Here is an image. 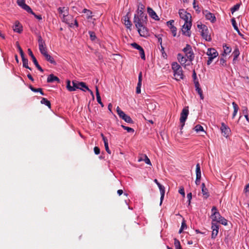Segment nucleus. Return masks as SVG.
Here are the masks:
<instances>
[{
  "label": "nucleus",
  "instance_id": "nucleus-26",
  "mask_svg": "<svg viewBox=\"0 0 249 249\" xmlns=\"http://www.w3.org/2000/svg\"><path fill=\"white\" fill-rule=\"evenodd\" d=\"M78 89H81L84 91L86 90H89L91 91L88 88V87L86 86V84L84 82H79L78 83Z\"/></svg>",
  "mask_w": 249,
  "mask_h": 249
},
{
  "label": "nucleus",
  "instance_id": "nucleus-39",
  "mask_svg": "<svg viewBox=\"0 0 249 249\" xmlns=\"http://www.w3.org/2000/svg\"><path fill=\"white\" fill-rule=\"evenodd\" d=\"M83 13H86L87 15V17L88 18H91L92 16V12L89 10L87 9L86 8L84 9L83 10Z\"/></svg>",
  "mask_w": 249,
  "mask_h": 249
},
{
  "label": "nucleus",
  "instance_id": "nucleus-42",
  "mask_svg": "<svg viewBox=\"0 0 249 249\" xmlns=\"http://www.w3.org/2000/svg\"><path fill=\"white\" fill-rule=\"evenodd\" d=\"M218 222L225 226L227 225V220L223 217H221V218L218 220Z\"/></svg>",
  "mask_w": 249,
  "mask_h": 249
},
{
  "label": "nucleus",
  "instance_id": "nucleus-7",
  "mask_svg": "<svg viewBox=\"0 0 249 249\" xmlns=\"http://www.w3.org/2000/svg\"><path fill=\"white\" fill-rule=\"evenodd\" d=\"M189 115V110H182L180 113L179 121L180 123V129L182 130L185 125V123Z\"/></svg>",
  "mask_w": 249,
  "mask_h": 249
},
{
  "label": "nucleus",
  "instance_id": "nucleus-49",
  "mask_svg": "<svg viewBox=\"0 0 249 249\" xmlns=\"http://www.w3.org/2000/svg\"><path fill=\"white\" fill-rule=\"evenodd\" d=\"M158 187L160 194H165V188L164 186L161 184H159Z\"/></svg>",
  "mask_w": 249,
  "mask_h": 249
},
{
  "label": "nucleus",
  "instance_id": "nucleus-46",
  "mask_svg": "<svg viewBox=\"0 0 249 249\" xmlns=\"http://www.w3.org/2000/svg\"><path fill=\"white\" fill-rule=\"evenodd\" d=\"M193 5V8L195 9V10L197 11L198 13H199L200 12V10H199V7L198 5L196 4V0H194Z\"/></svg>",
  "mask_w": 249,
  "mask_h": 249
},
{
  "label": "nucleus",
  "instance_id": "nucleus-59",
  "mask_svg": "<svg viewBox=\"0 0 249 249\" xmlns=\"http://www.w3.org/2000/svg\"><path fill=\"white\" fill-rule=\"evenodd\" d=\"M40 52L44 56H45L47 54H48L47 49L41 50L40 51Z\"/></svg>",
  "mask_w": 249,
  "mask_h": 249
},
{
  "label": "nucleus",
  "instance_id": "nucleus-41",
  "mask_svg": "<svg viewBox=\"0 0 249 249\" xmlns=\"http://www.w3.org/2000/svg\"><path fill=\"white\" fill-rule=\"evenodd\" d=\"M89 35L90 39L92 41L95 40V39L96 38L95 34L93 32H92V31H89Z\"/></svg>",
  "mask_w": 249,
  "mask_h": 249
},
{
  "label": "nucleus",
  "instance_id": "nucleus-18",
  "mask_svg": "<svg viewBox=\"0 0 249 249\" xmlns=\"http://www.w3.org/2000/svg\"><path fill=\"white\" fill-rule=\"evenodd\" d=\"M203 14L205 16L206 19L210 20L212 22H214L216 20L214 15L208 10L203 11Z\"/></svg>",
  "mask_w": 249,
  "mask_h": 249
},
{
  "label": "nucleus",
  "instance_id": "nucleus-19",
  "mask_svg": "<svg viewBox=\"0 0 249 249\" xmlns=\"http://www.w3.org/2000/svg\"><path fill=\"white\" fill-rule=\"evenodd\" d=\"M174 20H170L167 22V26L170 28L174 36L177 35V28L174 25Z\"/></svg>",
  "mask_w": 249,
  "mask_h": 249
},
{
  "label": "nucleus",
  "instance_id": "nucleus-63",
  "mask_svg": "<svg viewBox=\"0 0 249 249\" xmlns=\"http://www.w3.org/2000/svg\"><path fill=\"white\" fill-rule=\"evenodd\" d=\"M200 179H201V178H197V177H196V179L195 182L196 185L199 184L200 182Z\"/></svg>",
  "mask_w": 249,
  "mask_h": 249
},
{
  "label": "nucleus",
  "instance_id": "nucleus-40",
  "mask_svg": "<svg viewBox=\"0 0 249 249\" xmlns=\"http://www.w3.org/2000/svg\"><path fill=\"white\" fill-rule=\"evenodd\" d=\"M231 23H232V25L234 29L236 31H237L238 32H239V30L238 28V27L237 26L236 21H235V19L234 18L231 19Z\"/></svg>",
  "mask_w": 249,
  "mask_h": 249
},
{
  "label": "nucleus",
  "instance_id": "nucleus-48",
  "mask_svg": "<svg viewBox=\"0 0 249 249\" xmlns=\"http://www.w3.org/2000/svg\"><path fill=\"white\" fill-rule=\"evenodd\" d=\"M239 8V5L236 4L233 7L231 8V12L232 13H233L234 12L237 11Z\"/></svg>",
  "mask_w": 249,
  "mask_h": 249
},
{
  "label": "nucleus",
  "instance_id": "nucleus-28",
  "mask_svg": "<svg viewBox=\"0 0 249 249\" xmlns=\"http://www.w3.org/2000/svg\"><path fill=\"white\" fill-rule=\"evenodd\" d=\"M201 191L203 196H205V197L207 198L209 196V195L208 193V190L205 187L204 183H202L201 184Z\"/></svg>",
  "mask_w": 249,
  "mask_h": 249
},
{
  "label": "nucleus",
  "instance_id": "nucleus-11",
  "mask_svg": "<svg viewBox=\"0 0 249 249\" xmlns=\"http://www.w3.org/2000/svg\"><path fill=\"white\" fill-rule=\"evenodd\" d=\"M212 215L211 217L213 220V222L216 221L218 222V220H219L220 218H221V216L220 215L219 213L217 211V210L216 207L213 206L212 209Z\"/></svg>",
  "mask_w": 249,
  "mask_h": 249
},
{
  "label": "nucleus",
  "instance_id": "nucleus-9",
  "mask_svg": "<svg viewBox=\"0 0 249 249\" xmlns=\"http://www.w3.org/2000/svg\"><path fill=\"white\" fill-rule=\"evenodd\" d=\"M180 18L183 19L184 22L191 20V15L183 9H180L178 12Z\"/></svg>",
  "mask_w": 249,
  "mask_h": 249
},
{
  "label": "nucleus",
  "instance_id": "nucleus-52",
  "mask_svg": "<svg viewBox=\"0 0 249 249\" xmlns=\"http://www.w3.org/2000/svg\"><path fill=\"white\" fill-rule=\"evenodd\" d=\"M18 49L19 51V53L20 54V56L21 57V58L22 57H24V52L23 51H22L21 48L20 47V46L19 45H18Z\"/></svg>",
  "mask_w": 249,
  "mask_h": 249
},
{
  "label": "nucleus",
  "instance_id": "nucleus-15",
  "mask_svg": "<svg viewBox=\"0 0 249 249\" xmlns=\"http://www.w3.org/2000/svg\"><path fill=\"white\" fill-rule=\"evenodd\" d=\"M211 229L212 230V238L215 239L218 233L219 226L217 223L212 222Z\"/></svg>",
  "mask_w": 249,
  "mask_h": 249
},
{
  "label": "nucleus",
  "instance_id": "nucleus-61",
  "mask_svg": "<svg viewBox=\"0 0 249 249\" xmlns=\"http://www.w3.org/2000/svg\"><path fill=\"white\" fill-rule=\"evenodd\" d=\"M244 192L245 193H249V183L246 186L244 189Z\"/></svg>",
  "mask_w": 249,
  "mask_h": 249
},
{
  "label": "nucleus",
  "instance_id": "nucleus-25",
  "mask_svg": "<svg viewBox=\"0 0 249 249\" xmlns=\"http://www.w3.org/2000/svg\"><path fill=\"white\" fill-rule=\"evenodd\" d=\"M124 21L125 27L128 29H130L132 26V23L129 19L128 15H126L124 17Z\"/></svg>",
  "mask_w": 249,
  "mask_h": 249
},
{
  "label": "nucleus",
  "instance_id": "nucleus-30",
  "mask_svg": "<svg viewBox=\"0 0 249 249\" xmlns=\"http://www.w3.org/2000/svg\"><path fill=\"white\" fill-rule=\"evenodd\" d=\"M41 103L42 104L45 105L48 108H51V104L50 102L47 100V99L45 98H42L41 101Z\"/></svg>",
  "mask_w": 249,
  "mask_h": 249
},
{
  "label": "nucleus",
  "instance_id": "nucleus-23",
  "mask_svg": "<svg viewBox=\"0 0 249 249\" xmlns=\"http://www.w3.org/2000/svg\"><path fill=\"white\" fill-rule=\"evenodd\" d=\"M142 73L140 72L138 76V83L137 84V86L136 87V93L137 94H139L141 93V87L142 85Z\"/></svg>",
  "mask_w": 249,
  "mask_h": 249
},
{
  "label": "nucleus",
  "instance_id": "nucleus-37",
  "mask_svg": "<svg viewBox=\"0 0 249 249\" xmlns=\"http://www.w3.org/2000/svg\"><path fill=\"white\" fill-rule=\"evenodd\" d=\"M96 95L97 102L100 104H102L101 98L100 95V93L98 90V88H96Z\"/></svg>",
  "mask_w": 249,
  "mask_h": 249
},
{
  "label": "nucleus",
  "instance_id": "nucleus-22",
  "mask_svg": "<svg viewBox=\"0 0 249 249\" xmlns=\"http://www.w3.org/2000/svg\"><path fill=\"white\" fill-rule=\"evenodd\" d=\"M38 42L39 51L47 49L45 41L42 39L41 36H38Z\"/></svg>",
  "mask_w": 249,
  "mask_h": 249
},
{
  "label": "nucleus",
  "instance_id": "nucleus-12",
  "mask_svg": "<svg viewBox=\"0 0 249 249\" xmlns=\"http://www.w3.org/2000/svg\"><path fill=\"white\" fill-rule=\"evenodd\" d=\"M140 35L142 37H146L149 36V31L146 27V25L137 28Z\"/></svg>",
  "mask_w": 249,
  "mask_h": 249
},
{
  "label": "nucleus",
  "instance_id": "nucleus-4",
  "mask_svg": "<svg viewBox=\"0 0 249 249\" xmlns=\"http://www.w3.org/2000/svg\"><path fill=\"white\" fill-rule=\"evenodd\" d=\"M147 16H137L136 15H134V23L136 28L142 26L143 25H147Z\"/></svg>",
  "mask_w": 249,
  "mask_h": 249
},
{
  "label": "nucleus",
  "instance_id": "nucleus-56",
  "mask_svg": "<svg viewBox=\"0 0 249 249\" xmlns=\"http://www.w3.org/2000/svg\"><path fill=\"white\" fill-rule=\"evenodd\" d=\"M94 152L95 155H98L100 154V150L99 147L95 146L94 148Z\"/></svg>",
  "mask_w": 249,
  "mask_h": 249
},
{
  "label": "nucleus",
  "instance_id": "nucleus-50",
  "mask_svg": "<svg viewBox=\"0 0 249 249\" xmlns=\"http://www.w3.org/2000/svg\"><path fill=\"white\" fill-rule=\"evenodd\" d=\"M157 37H158V43H159L161 46V50H163L164 48L162 46V38H161V37L160 36V35H158L157 36Z\"/></svg>",
  "mask_w": 249,
  "mask_h": 249
},
{
  "label": "nucleus",
  "instance_id": "nucleus-43",
  "mask_svg": "<svg viewBox=\"0 0 249 249\" xmlns=\"http://www.w3.org/2000/svg\"><path fill=\"white\" fill-rule=\"evenodd\" d=\"M122 127L125 130H126L128 132L131 133L134 132V130L129 127L124 126V125H122Z\"/></svg>",
  "mask_w": 249,
  "mask_h": 249
},
{
  "label": "nucleus",
  "instance_id": "nucleus-64",
  "mask_svg": "<svg viewBox=\"0 0 249 249\" xmlns=\"http://www.w3.org/2000/svg\"><path fill=\"white\" fill-rule=\"evenodd\" d=\"M164 194H160V205L161 204L162 202V200L164 198Z\"/></svg>",
  "mask_w": 249,
  "mask_h": 249
},
{
  "label": "nucleus",
  "instance_id": "nucleus-5",
  "mask_svg": "<svg viewBox=\"0 0 249 249\" xmlns=\"http://www.w3.org/2000/svg\"><path fill=\"white\" fill-rule=\"evenodd\" d=\"M185 55L187 58H189L190 61H192L194 58V54L192 51L191 46L187 44L186 47L183 49Z\"/></svg>",
  "mask_w": 249,
  "mask_h": 249
},
{
  "label": "nucleus",
  "instance_id": "nucleus-57",
  "mask_svg": "<svg viewBox=\"0 0 249 249\" xmlns=\"http://www.w3.org/2000/svg\"><path fill=\"white\" fill-rule=\"evenodd\" d=\"M104 145H105V149H106V151H107V153L110 154H111V151L109 149L108 143L104 144Z\"/></svg>",
  "mask_w": 249,
  "mask_h": 249
},
{
  "label": "nucleus",
  "instance_id": "nucleus-47",
  "mask_svg": "<svg viewBox=\"0 0 249 249\" xmlns=\"http://www.w3.org/2000/svg\"><path fill=\"white\" fill-rule=\"evenodd\" d=\"M143 160L144 161L146 164L150 165H152L150 160L146 155H144V159Z\"/></svg>",
  "mask_w": 249,
  "mask_h": 249
},
{
  "label": "nucleus",
  "instance_id": "nucleus-24",
  "mask_svg": "<svg viewBox=\"0 0 249 249\" xmlns=\"http://www.w3.org/2000/svg\"><path fill=\"white\" fill-rule=\"evenodd\" d=\"M47 81L48 83H53L54 81L59 83L60 80L57 76H54L53 74H51L48 76Z\"/></svg>",
  "mask_w": 249,
  "mask_h": 249
},
{
  "label": "nucleus",
  "instance_id": "nucleus-38",
  "mask_svg": "<svg viewBox=\"0 0 249 249\" xmlns=\"http://www.w3.org/2000/svg\"><path fill=\"white\" fill-rule=\"evenodd\" d=\"M195 131L197 132H199L200 131H203L206 133V132L204 131V129L203 127L200 125V124H197L195 127Z\"/></svg>",
  "mask_w": 249,
  "mask_h": 249
},
{
  "label": "nucleus",
  "instance_id": "nucleus-53",
  "mask_svg": "<svg viewBox=\"0 0 249 249\" xmlns=\"http://www.w3.org/2000/svg\"><path fill=\"white\" fill-rule=\"evenodd\" d=\"M187 197L188 198V204L190 205L191 203V200L192 198V195L191 193H189L187 195Z\"/></svg>",
  "mask_w": 249,
  "mask_h": 249
},
{
  "label": "nucleus",
  "instance_id": "nucleus-31",
  "mask_svg": "<svg viewBox=\"0 0 249 249\" xmlns=\"http://www.w3.org/2000/svg\"><path fill=\"white\" fill-rule=\"evenodd\" d=\"M21 58L23 62V67L26 69H29L30 70H31V68L28 66V60L25 57H22Z\"/></svg>",
  "mask_w": 249,
  "mask_h": 249
},
{
  "label": "nucleus",
  "instance_id": "nucleus-6",
  "mask_svg": "<svg viewBox=\"0 0 249 249\" xmlns=\"http://www.w3.org/2000/svg\"><path fill=\"white\" fill-rule=\"evenodd\" d=\"M192 27V21L184 22L182 26V32L183 35L186 36H191L190 29Z\"/></svg>",
  "mask_w": 249,
  "mask_h": 249
},
{
  "label": "nucleus",
  "instance_id": "nucleus-35",
  "mask_svg": "<svg viewBox=\"0 0 249 249\" xmlns=\"http://www.w3.org/2000/svg\"><path fill=\"white\" fill-rule=\"evenodd\" d=\"M30 89H31V90L32 91H34L35 92H39L41 95H44V93L42 91V89H40V88L35 89L34 87H33L32 86H30Z\"/></svg>",
  "mask_w": 249,
  "mask_h": 249
},
{
  "label": "nucleus",
  "instance_id": "nucleus-27",
  "mask_svg": "<svg viewBox=\"0 0 249 249\" xmlns=\"http://www.w3.org/2000/svg\"><path fill=\"white\" fill-rule=\"evenodd\" d=\"M233 55V63H235L238 57L240 54V52L238 48H235L232 53Z\"/></svg>",
  "mask_w": 249,
  "mask_h": 249
},
{
  "label": "nucleus",
  "instance_id": "nucleus-8",
  "mask_svg": "<svg viewBox=\"0 0 249 249\" xmlns=\"http://www.w3.org/2000/svg\"><path fill=\"white\" fill-rule=\"evenodd\" d=\"M201 36L202 37L207 41H211L212 40L211 36L209 34L208 30L207 27L205 25L202 24L201 25Z\"/></svg>",
  "mask_w": 249,
  "mask_h": 249
},
{
  "label": "nucleus",
  "instance_id": "nucleus-33",
  "mask_svg": "<svg viewBox=\"0 0 249 249\" xmlns=\"http://www.w3.org/2000/svg\"><path fill=\"white\" fill-rule=\"evenodd\" d=\"M143 5H142V6L141 7V9H138L137 10V14H136L137 16L141 17V16H146V15L143 13Z\"/></svg>",
  "mask_w": 249,
  "mask_h": 249
},
{
  "label": "nucleus",
  "instance_id": "nucleus-21",
  "mask_svg": "<svg viewBox=\"0 0 249 249\" xmlns=\"http://www.w3.org/2000/svg\"><path fill=\"white\" fill-rule=\"evenodd\" d=\"M147 13H148L149 16L152 18L153 19H155V20H159L160 18L156 13V12L153 10L152 8L150 7L147 8Z\"/></svg>",
  "mask_w": 249,
  "mask_h": 249
},
{
  "label": "nucleus",
  "instance_id": "nucleus-36",
  "mask_svg": "<svg viewBox=\"0 0 249 249\" xmlns=\"http://www.w3.org/2000/svg\"><path fill=\"white\" fill-rule=\"evenodd\" d=\"M224 52L225 54H228L231 51V49L230 47L225 45L223 46Z\"/></svg>",
  "mask_w": 249,
  "mask_h": 249
},
{
  "label": "nucleus",
  "instance_id": "nucleus-54",
  "mask_svg": "<svg viewBox=\"0 0 249 249\" xmlns=\"http://www.w3.org/2000/svg\"><path fill=\"white\" fill-rule=\"evenodd\" d=\"M180 228L183 230L187 229V225L186 224L185 221L184 219H183Z\"/></svg>",
  "mask_w": 249,
  "mask_h": 249
},
{
  "label": "nucleus",
  "instance_id": "nucleus-13",
  "mask_svg": "<svg viewBox=\"0 0 249 249\" xmlns=\"http://www.w3.org/2000/svg\"><path fill=\"white\" fill-rule=\"evenodd\" d=\"M119 117L124 120L125 122L128 123H133L132 119L127 115L125 114L122 110H116Z\"/></svg>",
  "mask_w": 249,
  "mask_h": 249
},
{
  "label": "nucleus",
  "instance_id": "nucleus-32",
  "mask_svg": "<svg viewBox=\"0 0 249 249\" xmlns=\"http://www.w3.org/2000/svg\"><path fill=\"white\" fill-rule=\"evenodd\" d=\"M196 177H197V178H198L201 177V169L200 167L199 163H197L196 165Z\"/></svg>",
  "mask_w": 249,
  "mask_h": 249
},
{
  "label": "nucleus",
  "instance_id": "nucleus-60",
  "mask_svg": "<svg viewBox=\"0 0 249 249\" xmlns=\"http://www.w3.org/2000/svg\"><path fill=\"white\" fill-rule=\"evenodd\" d=\"M178 192L180 194H181V195H182L183 196H185V192H184V189L183 188H180L179 191H178Z\"/></svg>",
  "mask_w": 249,
  "mask_h": 249
},
{
  "label": "nucleus",
  "instance_id": "nucleus-10",
  "mask_svg": "<svg viewBox=\"0 0 249 249\" xmlns=\"http://www.w3.org/2000/svg\"><path fill=\"white\" fill-rule=\"evenodd\" d=\"M177 58L180 64L184 67L190 65V63L192 62V61L189 60V58H187L186 56H184L180 53L178 54Z\"/></svg>",
  "mask_w": 249,
  "mask_h": 249
},
{
  "label": "nucleus",
  "instance_id": "nucleus-3",
  "mask_svg": "<svg viewBox=\"0 0 249 249\" xmlns=\"http://www.w3.org/2000/svg\"><path fill=\"white\" fill-rule=\"evenodd\" d=\"M206 54L209 56L207 64V65H210L212 63L213 60L218 56V53L214 48H210L208 49Z\"/></svg>",
  "mask_w": 249,
  "mask_h": 249
},
{
  "label": "nucleus",
  "instance_id": "nucleus-45",
  "mask_svg": "<svg viewBox=\"0 0 249 249\" xmlns=\"http://www.w3.org/2000/svg\"><path fill=\"white\" fill-rule=\"evenodd\" d=\"M131 45L135 49L140 50L142 48L141 46H140L139 44H138L136 43H133L131 44Z\"/></svg>",
  "mask_w": 249,
  "mask_h": 249
},
{
  "label": "nucleus",
  "instance_id": "nucleus-34",
  "mask_svg": "<svg viewBox=\"0 0 249 249\" xmlns=\"http://www.w3.org/2000/svg\"><path fill=\"white\" fill-rule=\"evenodd\" d=\"M33 63L35 65L36 67L37 68V69L40 71L41 72L43 71V70L42 69V68L40 66V65L38 64V63L36 59V58H34L32 60Z\"/></svg>",
  "mask_w": 249,
  "mask_h": 249
},
{
  "label": "nucleus",
  "instance_id": "nucleus-2",
  "mask_svg": "<svg viewBox=\"0 0 249 249\" xmlns=\"http://www.w3.org/2000/svg\"><path fill=\"white\" fill-rule=\"evenodd\" d=\"M175 79L180 81L184 78V74L181 66L177 62H173L171 64Z\"/></svg>",
  "mask_w": 249,
  "mask_h": 249
},
{
  "label": "nucleus",
  "instance_id": "nucleus-20",
  "mask_svg": "<svg viewBox=\"0 0 249 249\" xmlns=\"http://www.w3.org/2000/svg\"><path fill=\"white\" fill-rule=\"evenodd\" d=\"M13 29L15 32L21 33L23 30L22 26L19 21H16L13 26Z\"/></svg>",
  "mask_w": 249,
  "mask_h": 249
},
{
  "label": "nucleus",
  "instance_id": "nucleus-51",
  "mask_svg": "<svg viewBox=\"0 0 249 249\" xmlns=\"http://www.w3.org/2000/svg\"><path fill=\"white\" fill-rule=\"evenodd\" d=\"M174 245H175V248H178L180 246V242L177 239H174Z\"/></svg>",
  "mask_w": 249,
  "mask_h": 249
},
{
  "label": "nucleus",
  "instance_id": "nucleus-16",
  "mask_svg": "<svg viewBox=\"0 0 249 249\" xmlns=\"http://www.w3.org/2000/svg\"><path fill=\"white\" fill-rule=\"evenodd\" d=\"M220 130L223 136L227 138L231 132L230 128L224 123H222Z\"/></svg>",
  "mask_w": 249,
  "mask_h": 249
},
{
  "label": "nucleus",
  "instance_id": "nucleus-62",
  "mask_svg": "<svg viewBox=\"0 0 249 249\" xmlns=\"http://www.w3.org/2000/svg\"><path fill=\"white\" fill-rule=\"evenodd\" d=\"M33 14L35 16V17L36 18H37V19H38V20L42 19V17H41V15H36L34 13Z\"/></svg>",
  "mask_w": 249,
  "mask_h": 249
},
{
  "label": "nucleus",
  "instance_id": "nucleus-44",
  "mask_svg": "<svg viewBox=\"0 0 249 249\" xmlns=\"http://www.w3.org/2000/svg\"><path fill=\"white\" fill-rule=\"evenodd\" d=\"M140 54L141 56V57L142 59L145 60V53L144 51L143 48H142L140 50H139Z\"/></svg>",
  "mask_w": 249,
  "mask_h": 249
},
{
  "label": "nucleus",
  "instance_id": "nucleus-17",
  "mask_svg": "<svg viewBox=\"0 0 249 249\" xmlns=\"http://www.w3.org/2000/svg\"><path fill=\"white\" fill-rule=\"evenodd\" d=\"M76 81H72V86H71V81L67 80V88L70 91H75L76 89H78V83Z\"/></svg>",
  "mask_w": 249,
  "mask_h": 249
},
{
  "label": "nucleus",
  "instance_id": "nucleus-1",
  "mask_svg": "<svg viewBox=\"0 0 249 249\" xmlns=\"http://www.w3.org/2000/svg\"><path fill=\"white\" fill-rule=\"evenodd\" d=\"M58 11L62 21L68 24H72L73 17L69 14V9L66 7H60L58 8Z\"/></svg>",
  "mask_w": 249,
  "mask_h": 249
},
{
  "label": "nucleus",
  "instance_id": "nucleus-58",
  "mask_svg": "<svg viewBox=\"0 0 249 249\" xmlns=\"http://www.w3.org/2000/svg\"><path fill=\"white\" fill-rule=\"evenodd\" d=\"M28 52L29 55L31 57L32 60L36 58L34 55L33 54L32 50L30 49H28Z\"/></svg>",
  "mask_w": 249,
  "mask_h": 249
},
{
  "label": "nucleus",
  "instance_id": "nucleus-29",
  "mask_svg": "<svg viewBox=\"0 0 249 249\" xmlns=\"http://www.w3.org/2000/svg\"><path fill=\"white\" fill-rule=\"evenodd\" d=\"M44 57L45 59L50 63L53 64V65L56 64V63L54 61L53 58L52 56H51L50 54H47Z\"/></svg>",
  "mask_w": 249,
  "mask_h": 249
},
{
  "label": "nucleus",
  "instance_id": "nucleus-14",
  "mask_svg": "<svg viewBox=\"0 0 249 249\" xmlns=\"http://www.w3.org/2000/svg\"><path fill=\"white\" fill-rule=\"evenodd\" d=\"M17 3L19 6L21 7L27 12L34 14V12L32 10L31 8L25 3V0H17Z\"/></svg>",
  "mask_w": 249,
  "mask_h": 249
},
{
  "label": "nucleus",
  "instance_id": "nucleus-55",
  "mask_svg": "<svg viewBox=\"0 0 249 249\" xmlns=\"http://www.w3.org/2000/svg\"><path fill=\"white\" fill-rule=\"evenodd\" d=\"M220 64L222 66H226V60L223 58H221L220 59Z\"/></svg>",
  "mask_w": 249,
  "mask_h": 249
}]
</instances>
